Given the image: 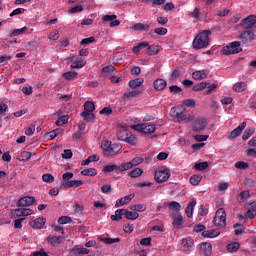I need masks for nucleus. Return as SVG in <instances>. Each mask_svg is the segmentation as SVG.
Instances as JSON below:
<instances>
[{"label": "nucleus", "instance_id": "e433bc0d", "mask_svg": "<svg viewBox=\"0 0 256 256\" xmlns=\"http://www.w3.org/2000/svg\"><path fill=\"white\" fill-rule=\"evenodd\" d=\"M100 241H102V243H106V245H113V243H119V241H121V239L100 237Z\"/></svg>", "mask_w": 256, "mask_h": 256}, {"label": "nucleus", "instance_id": "6ab92c4d", "mask_svg": "<svg viewBox=\"0 0 256 256\" xmlns=\"http://www.w3.org/2000/svg\"><path fill=\"white\" fill-rule=\"evenodd\" d=\"M72 253L76 256L89 255V249L81 246H75L72 248Z\"/></svg>", "mask_w": 256, "mask_h": 256}, {"label": "nucleus", "instance_id": "79ce46f5", "mask_svg": "<svg viewBox=\"0 0 256 256\" xmlns=\"http://www.w3.org/2000/svg\"><path fill=\"white\" fill-rule=\"evenodd\" d=\"M62 77L66 79V81H71V79H75V77H77V72L68 71L63 73Z\"/></svg>", "mask_w": 256, "mask_h": 256}, {"label": "nucleus", "instance_id": "f8f14e48", "mask_svg": "<svg viewBox=\"0 0 256 256\" xmlns=\"http://www.w3.org/2000/svg\"><path fill=\"white\" fill-rule=\"evenodd\" d=\"M240 39L243 43H251L255 39V33L251 30H245L240 34Z\"/></svg>", "mask_w": 256, "mask_h": 256}, {"label": "nucleus", "instance_id": "473e14b6", "mask_svg": "<svg viewBox=\"0 0 256 256\" xmlns=\"http://www.w3.org/2000/svg\"><path fill=\"white\" fill-rule=\"evenodd\" d=\"M27 32V27H23L20 29H15L10 31V37H17L19 35H24Z\"/></svg>", "mask_w": 256, "mask_h": 256}, {"label": "nucleus", "instance_id": "2f4dec72", "mask_svg": "<svg viewBox=\"0 0 256 256\" xmlns=\"http://www.w3.org/2000/svg\"><path fill=\"white\" fill-rule=\"evenodd\" d=\"M81 117H83L84 121H87L88 123L95 121V114H93V112H82Z\"/></svg>", "mask_w": 256, "mask_h": 256}, {"label": "nucleus", "instance_id": "4be33fe9", "mask_svg": "<svg viewBox=\"0 0 256 256\" xmlns=\"http://www.w3.org/2000/svg\"><path fill=\"white\" fill-rule=\"evenodd\" d=\"M47 241H48V243H50V245H53V247H57V245H60L61 241H63V237H61V236H48Z\"/></svg>", "mask_w": 256, "mask_h": 256}, {"label": "nucleus", "instance_id": "37998d69", "mask_svg": "<svg viewBox=\"0 0 256 256\" xmlns=\"http://www.w3.org/2000/svg\"><path fill=\"white\" fill-rule=\"evenodd\" d=\"M128 136L129 132H127L126 130H119L117 132V138L119 139V141H126Z\"/></svg>", "mask_w": 256, "mask_h": 256}, {"label": "nucleus", "instance_id": "680f3d73", "mask_svg": "<svg viewBox=\"0 0 256 256\" xmlns=\"http://www.w3.org/2000/svg\"><path fill=\"white\" fill-rule=\"evenodd\" d=\"M143 161L145 160L142 157H135L130 161V163L132 164V167H137V165H141Z\"/></svg>", "mask_w": 256, "mask_h": 256}, {"label": "nucleus", "instance_id": "58836bf2", "mask_svg": "<svg viewBox=\"0 0 256 256\" xmlns=\"http://www.w3.org/2000/svg\"><path fill=\"white\" fill-rule=\"evenodd\" d=\"M129 169H133L131 161L122 163L118 166V171H129Z\"/></svg>", "mask_w": 256, "mask_h": 256}, {"label": "nucleus", "instance_id": "6e6552de", "mask_svg": "<svg viewBox=\"0 0 256 256\" xmlns=\"http://www.w3.org/2000/svg\"><path fill=\"white\" fill-rule=\"evenodd\" d=\"M207 127V119L203 117L197 118L193 123H192V131L194 133H201Z\"/></svg>", "mask_w": 256, "mask_h": 256}, {"label": "nucleus", "instance_id": "9b49d317", "mask_svg": "<svg viewBox=\"0 0 256 256\" xmlns=\"http://www.w3.org/2000/svg\"><path fill=\"white\" fill-rule=\"evenodd\" d=\"M247 127V122H243L240 124L237 128L231 131L230 135L228 136V139L230 141H233V139H237L241 133H243V130Z\"/></svg>", "mask_w": 256, "mask_h": 256}, {"label": "nucleus", "instance_id": "603ef678", "mask_svg": "<svg viewBox=\"0 0 256 256\" xmlns=\"http://www.w3.org/2000/svg\"><path fill=\"white\" fill-rule=\"evenodd\" d=\"M86 64L87 62L83 60L76 61L70 66V69H81V67H85Z\"/></svg>", "mask_w": 256, "mask_h": 256}, {"label": "nucleus", "instance_id": "7c9ffc66", "mask_svg": "<svg viewBox=\"0 0 256 256\" xmlns=\"http://www.w3.org/2000/svg\"><path fill=\"white\" fill-rule=\"evenodd\" d=\"M113 171H119V166L111 164L104 166L102 169L103 173H113Z\"/></svg>", "mask_w": 256, "mask_h": 256}, {"label": "nucleus", "instance_id": "20e7f679", "mask_svg": "<svg viewBox=\"0 0 256 256\" xmlns=\"http://www.w3.org/2000/svg\"><path fill=\"white\" fill-rule=\"evenodd\" d=\"M241 51H243V48H241V42L234 41L224 46L221 53L222 55H237V53H241Z\"/></svg>", "mask_w": 256, "mask_h": 256}, {"label": "nucleus", "instance_id": "09e8293b", "mask_svg": "<svg viewBox=\"0 0 256 256\" xmlns=\"http://www.w3.org/2000/svg\"><path fill=\"white\" fill-rule=\"evenodd\" d=\"M145 47H149V43L144 41L135 46L132 51L133 53H139V51H141V49H145Z\"/></svg>", "mask_w": 256, "mask_h": 256}, {"label": "nucleus", "instance_id": "de8ad7c7", "mask_svg": "<svg viewBox=\"0 0 256 256\" xmlns=\"http://www.w3.org/2000/svg\"><path fill=\"white\" fill-rule=\"evenodd\" d=\"M146 53L148 55H157L159 53V46H148Z\"/></svg>", "mask_w": 256, "mask_h": 256}, {"label": "nucleus", "instance_id": "774afa93", "mask_svg": "<svg viewBox=\"0 0 256 256\" xmlns=\"http://www.w3.org/2000/svg\"><path fill=\"white\" fill-rule=\"evenodd\" d=\"M256 216V212L253 210H247V212L245 213V219H255Z\"/></svg>", "mask_w": 256, "mask_h": 256}, {"label": "nucleus", "instance_id": "ea45409f", "mask_svg": "<svg viewBox=\"0 0 256 256\" xmlns=\"http://www.w3.org/2000/svg\"><path fill=\"white\" fill-rule=\"evenodd\" d=\"M68 223H73V219L69 216H61L58 218L59 225H67Z\"/></svg>", "mask_w": 256, "mask_h": 256}, {"label": "nucleus", "instance_id": "423d86ee", "mask_svg": "<svg viewBox=\"0 0 256 256\" xmlns=\"http://www.w3.org/2000/svg\"><path fill=\"white\" fill-rule=\"evenodd\" d=\"M213 223L216 227H226L227 225V213L225 209L220 208L216 211Z\"/></svg>", "mask_w": 256, "mask_h": 256}, {"label": "nucleus", "instance_id": "9d476101", "mask_svg": "<svg viewBox=\"0 0 256 256\" xmlns=\"http://www.w3.org/2000/svg\"><path fill=\"white\" fill-rule=\"evenodd\" d=\"M35 201H37L35 199V197L25 196V197L20 198L17 201L16 205H17V207H30V205H33V203H35Z\"/></svg>", "mask_w": 256, "mask_h": 256}, {"label": "nucleus", "instance_id": "5fc2aeb1", "mask_svg": "<svg viewBox=\"0 0 256 256\" xmlns=\"http://www.w3.org/2000/svg\"><path fill=\"white\" fill-rule=\"evenodd\" d=\"M173 225L176 227V229H179L181 225H183V216L178 215L174 220H173Z\"/></svg>", "mask_w": 256, "mask_h": 256}, {"label": "nucleus", "instance_id": "393cba45", "mask_svg": "<svg viewBox=\"0 0 256 256\" xmlns=\"http://www.w3.org/2000/svg\"><path fill=\"white\" fill-rule=\"evenodd\" d=\"M125 218L130 220V221H135V219H139V213L135 212V211H129L127 209H125Z\"/></svg>", "mask_w": 256, "mask_h": 256}, {"label": "nucleus", "instance_id": "f3484780", "mask_svg": "<svg viewBox=\"0 0 256 256\" xmlns=\"http://www.w3.org/2000/svg\"><path fill=\"white\" fill-rule=\"evenodd\" d=\"M153 86L155 91H163V89H165V87H167V81H165V79H156L153 82Z\"/></svg>", "mask_w": 256, "mask_h": 256}, {"label": "nucleus", "instance_id": "f704fd0d", "mask_svg": "<svg viewBox=\"0 0 256 256\" xmlns=\"http://www.w3.org/2000/svg\"><path fill=\"white\" fill-rule=\"evenodd\" d=\"M95 111V104L91 101L84 103V112L93 113Z\"/></svg>", "mask_w": 256, "mask_h": 256}, {"label": "nucleus", "instance_id": "a878e982", "mask_svg": "<svg viewBox=\"0 0 256 256\" xmlns=\"http://www.w3.org/2000/svg\"><path fill=\"white\" fill-rule=\"evenodd\" d=\"M150 27H151V25H149V24L136 23L133 25L132 29L134 31H149Z\"/></svg>", "mask_w": 256, "mask_h": 256}, {"label": "nucleus", "instance_id": "c9c22d12", "mask_svg": "<svg viewBox=\"0 0 256 256\" xmlns=\"http://www.w3.org/2000/svg\"><path fill=\"white\" fill-rule=\"evenodd\" d=\"M138 95H141V91L139 90H133L131 92L124 93L123 99H132V97H138Z\"/></svg>", "mask_w": 256, "mask_h": 256}, {"label": "nucleus", "instance_id": "f257e3e1", "mask_svg": "<svg viewBox=\"0 0 256 256\" xmlns=\"http://www.w3.org/2000/svg\"><path fill=\"white\" fill-rule=\"evenodd\" d=\"M209 35H211V30L200 32L193 40L194 49H205L209 45Z\"/></svg>", "mask_w": 256, "mask_h": 256}, {"label": "nucleus", "instance_id": "c756f323", "mask_svg": "<svg viewBox=\"0 0 256 256\" xmlns=\"http://www.w3.org/2000/svg\"><path fill=\"white\" fill-rule=\"evenodd\" d=\"M245 87H247V85L244 82H237L233 86V91H235V93H242V91H245Z\"/></svg>", "mask_w": 256, "mask_h": 256}, {"label": "nucleus", "instance_id": "0eeeda50", "mask_svg": "<svg viewBox=\"0 0 256 256\" xmlns=\"http://www.w3.org/2000/svg\"><path fill=\"white\" fill-rule=\"evenodd\" d=\"M131 129H134V131H138L139 133H144L145 135H151L152 133H155L156 127L155 124L142 123L132 125Z\"/></svg>", "mask_w": 256, "mask_h": 256}, {"label": "nucleus", "instance_id": "f03ea898", "mask_svg": "<svg viewBox=\"0 0 256 256\" xmlns=\"http://www.w3.org/2000/svg\"><path fill=\"white\" fill-rule=\"evenodd\" d=\"M101 148L104 151L105 155L113 156L119 155V151H121V144L111 143V141H103L101 144Z\"/></svg>", "mask_w": 256, "mask_h": 256}, {"label": "nucleus", "instance_id": "bb28decb", "mask_svg": "<svg viewBox=\"0 0 256 256\" xmlns=\"http://www.w3.org/2000/svg\"><path fill=\"white\" fill-rule=\"evenodd\" d=\"M131 211H135L137 213H143V211H147V205L145 204H135L130 206Z\"/></svg>", "mask_w": 256, "mask_h": 256}, {"label": "nucleus", "instance_id": "338daca9", "mask_svg": "<svg viewBox=\"0 0 256 256\" xmlns=\"http://www.w3.org/2000/svg\"><path fill=\"white\" fill-rule=\"evenodd\" d=\"M48 39H51L52 41H57L59 39V31L58 30H53L50 34Z\"/></svg>", "mask_w": 256, "mask_h": 256}, {"label": "nucleus", "instance_id": "69168bd1", "mask_svg": "<svg viewBox=\"0 0 256 256\" xmlns=\"http://www.w3.org/2000/svg\"><path fill=\"white\" fill-rule=\"evenodd\" d=\"M23 221H25V218H18V219H16V220H14V227L16 228V229H22V227H23Z\"/></svg>", "mask_w": 256, "mask_h": 256}, {"label": "nucleus", "instance_id": "aec40b11", "mask_svg": "<svg viewBox=\"0 0 256 256\" xmlns=\"http://www.w3.org/2000/svg\"><path fill=\"white\" fill-rule=\"evenodd\" d=\"M195 205H197V201L196 200H192L186 207L185 209V213L188 217V219H191V217H193V210L195 209Z\"/></svg>", "mask_w": 256, "mask_h": 256}, {"label": "nucleus", "instance_id": "72a5a7b5", "mask_svg": "<svg viewBox=\"0 0 256 256\" xmlns=\"http://www.w3.org/2000/svg\"><path fill=\"white\" fill-rule=\"evenodd\" d=\"M239 247H241V244L239 242L230 243L227 246L229 253H236V251H239Z\"/></svg>", "mask_w": 256, "mask_h": 256}, {"label": "nucleus", "instance_id": "cd10ccee", "mask_svg": "<svg viewBox=\"0 0 256 256\" xmlns=\"http://www.w3.org/2000/svg\"><path fill=\"white\" fill-rule=\"evenodd\" d=\"M195 241L193 240V238L191 237H187L182 239V247H184V249H191V247L194 245Z\"/></svg>", "mask_w": 256, "mask_h": 256}, {"label": "nucleus", "instance_id": "4d7b16f0", "mask_svg": "<svg viewBox=\"0 0 256 256\" xmlns=\"http://www.w3.org/2000/svg\"><path fill=\"white\" fill-rule=\"evenodd\" d=\"M113 191V188L111 187V184H104L101 186V192L104 193V195H107Z\"/></svg>", "mask_w": 256, "mask_h": 256}, {"label": "nucleus", "instance_id": "052dcab7", "mask_svg": "<svg viewBox=\"0 0 256 256\" xmlns=\"http://www.w3.org/2000/svg\"><path fill=\"white\" fill-rule=\"evenodd\" d=\"M42 180L45 183H53V181H55V177H53L51 174H43Z\"/></svg>", "mask_w": 256, "mask_h": 256}, {"label": "nucleus", "instance_id": "a211bd4d", "mask_svg": "<svg viewBox=\"0 0 256 256\" xmlns=\"http://www.w3.org/2000/svg\"><path fill=\"white\" fill-rule=\"evenodd\" d=\"M219 235H221V231L219 229L205 230L202 232L203 237H208L210 239L219 237Z\"/></svg>", "mask_w": 256, "mask_h": 256}, {"label": "nucleus", "instance_id": "a18cd8bd", "mask_svg": "<svg viewBox=\"0 0 256 256\" xmlns=\"http://www.w3.org/2000/svg\"><path fill=\"white\" fill-rule=\"evenodd\" d=\"M129 175L135 179L137 177H141L143 175V170L141 168H135L134 170L129 172Z\"/></svg>", "mask_w": 256, "mask_h": 256}, {"label": "nucleus", "instance_id": "e2e57ef3", "mask_svg": "<svg viewBox=\"0 0 256 256\" xmlns=\"http://www.w3.org/2000/svg\"><path fill=\"white\" fill-rule=\"evenodd\" d=\"M234 233L235 235H242L243 234V226L240 223L234 224Z\"/></svg>", "mask_w": 256, "mask_h": 256}, {"label": "nucleus", "instance_id": "5701e85b", "mask_svg": "<svg viewBox=\"0 0 256 256\" xmlns=\"http://www.w3.org/2000/svg\"><path fill=\"white\" fill-rule=\"evenodd\" d=\"M33 229H41L45 225V218H38L30 222Z\"/></svg>", "mask_w": 256, "mask_h": 256}, {"label": "nucleus", "instance_id": "b1692460", "mask_svg": "<svg viewBox=\"0 0 256 256\" xmlns=\"http://www.w3.org/2000/svg\"><path fill=\"white\" fill-rule=\"evenodd\" d=\"M123 215H125V209H118L115 211L114 215H111L110 219L112 221H121V219H123Z\"/></svg>", "mask_w": 256, "mask_h": 256}, {"label": "nucleus", "instance_id": "dca6fc26", "mask_svg": "<svg viewBox=\"0 0 256 256\" xmlns=\"http://www.w3.org/2000/svg\"><path fill=\"white\" fill-rule=\"evenodd\" d=\"M209 72L207 70H198L192 73V79L201 81V79H207Z\"/></svg>", "mask_w": 256, "mask_h": 256}, {"label": "nucleus", "instance_id": "4468645a", "mask_svg": "<svg viewBox=\"0 0 256 256\" xmlns=\"http://www.w3.org/2000/svg\"><path fill=\"white\" fill-rule=\"evenodd\" d=\"M133 197H135V195L130 194L128 196L118 199L116 201L115 207L119 208V207H123V205H127L129 202H131L133 200Z\"/></svg>", "mask_w": 256, "mask_h": 256}, {"label": "nucleus", "instance_id": "412c9836", "mask_svg": "<svg viewBox=\"0 0 256 256\" xmlns=\"http://www.w3.org/2000/svg\"><path fill=\"white\" fill-rule=\"evenodd\" d=\"M145 83L143 78H136L129 81V88L130 89H137V87H141V85Z\"/></svg>", "mask_w": 256, "mask_h": 256}, {"label": "nucleus", "instance_id": "3c124183", "mask_svg": "<svg viewBox=\"0 0 256 256\" xmlns=\"http://www.w3.org/2000/svg\"><path fill=\"white\" fill-rule=\"evenodd\" d=\"M169 209H171V211H181V204H179V202L176 201H172L168 204Z\"/></svg>", "mask_w": 256, "mask_h": 256}, {"label": "nucleus", "instance_id": "39448f33", "mask_svg": "<svg viewBox=\"0 0 256 256\" xmlns=\"http://www.w3.org/2000/svg\"><path fill=\"white\" fill-rule=\"evenodd\" d=\"M169 177H171V170L165 167L156 170L154 174L156 183H165V181H169Z\"/></svg>", "mask_w": 256, "mask_h": 256}, {"label": "nucleus", "instance_id": "c03bdc74", "mask_svg": "<svg viewBox=\"0 0 256 256\" xmlns=\"http://www.w3.org/2000/svg\"><path fill=\"white\" fill-rule=\"evenodd\" d=\"M253 133H255V128H247L242 135L243 141H247V139H249Z\"/></svg>", "mask_w": 256, "mask_h": 256}, {"label": "nucleus", "instance_id": "ddd939ff", "mask_svg": "<svg viewBox=\"0 0 256 256\" xmlns=\"http://www.w3.org/2000/svg\"><path fill=\"white\" fill-rule=\"evenodd\" d=\"M81 185H83L82 180H70V181L62 182L60 188L69 187V188L77 189V187H81Z\"/></svg>", "mask_w": 256, "mask_h": 256}, {"label": "nucleus", "instance_id": "6e6d98bb", "mask_svg": "<svg viewBox=\"0 0 256 256\" xmlns=\"http://www.w3.org/2000/svg\"><path fill=\"white\" fill-rule=\"evenodd\" d=\"M236 169H242L245 171V169H249V163L243 162V161H238L235 163Z\"/></svg>", "mask_w": 256, "mask_h": 256}, {"label": "nucleus", "instance_id": "13d9d810", "mask_svg": "<svg viewBox=\"0 0 256 256\" xmlns=\"http://www.w3.org/2000/svg\"><path fill=\"white\" fill-rule=\"evenodd\" d=\"M250 196L249 191H242L239 194L238 201L243 203V201H245V199H249Z\"/></svg>", "mask_w": 256, "mask_h": 256}, {"label": "nucleus", "instance_id": "a19ab883", "mask_svg": "<svg viewBox=\"0 0 256 256\" xmlns=\"http://www.w3.org/2000/svg\"><path fill=\"white\" fill-rule=\"evenodd\" d=\"M209 167V162H200L194 165L196 171H205Z\"/></svg>", "mask_w": 256, "mask_h": 256}, {"label": "nucleus", "instance_id": "c85d7f7f", "mask_svg": "<svg viewBox=\"0 0 256 256\" xmlns=\"http://www.w3.org/2000/svg\"><path fill=\"white\" fill-rule=\"evenodd\" d=\"M81 175L85 177H95L97 175V169L95 168H88L81 171Z\"/></svg>", "mask_w": 256, "mask_h": 256}, {"label": "nucleus", "instance_id": "4c0bfd02", "mask_svg": "<svg viewBox=\"0 0 256 256\" xmlns=\"http://www.w3.org/2000/svg\"><path fill=\"white\" fill-rule=\"evenodd\" d=\"M203 179L202 175H193L190 177V183L191 185L197 186L199 183H201V180Z\"/></svg>", "mask_w": 256, "mask_h": 256}, {"label": "nucleus", "instance_id": "0e129e2a", "mask_svg": "<svg viewBox=\"0 0 256 256\" xmlns=\"http://www.w3.org/2000/svg\"><path fill=\"white\" fill-rule=\"evenodd\" d=\"M95 43V37L91 36L89 38H84L81 40L80 45H89Z\"/></svg>", "mask_w": 256, "mask_h": 256}, {"label": "nucleus", "instance_id": "bf43d9fd", "mask_svg": "<svg viewBox=\"0 0 256 256\" xmlns=\"http://www.w3.org/2000/svg\"><path fill=\"white\" fill-rule=\"evenodd\" d=\"M169 89H170V93H173L174 95L177 93L178 94L183 93V89L177 85H172L169 87Z\"/></svg>", "mask_w": 256, "mask_h": 256}, {"label": "nucleus", "instance_id": "1a4fd4ad", "mask_svg": "<svg viewBox=\"0 0 256 256\" xmlns=\"http://www.w3.org/2000/svg\"><path fill=\"white\" fill-rule=\"evenodd\" d=\"M255 23H256V15H249L245 19L241 20L240 25L241 27H243V29H253V27H255Z\"/></svg>", "mask_w": 256, "mask_h": 256}, {"label": "nucleus", "instance_id": "49530a36", "mask_svg": "<svg viewBox=\"0 0 256 256\" xmlns=\"http://www.w3.org/2000/svg\"><path fill=\"white\" fill-rule=\"evenodd\" d=\"M69 121V116L64 115L58 118V120L56 121V125L57 127H61L63 125H65L66 123H68Z\"/></svg>", "mask_w": 256, "mask_h": 256}, {"label": "nucleus", "instance_id": "864d4df0", "mask_svg": "<svg viewBox=\"0 0 256 256\" xmlns=\"http://www.w3.org/2000/svg\"><path fill=\"white\" fill-rule=\"evenodd\" d=\"M125 142L129 143V145H136L137 144V137H135V135L129 133Z\"/></svg>", "mask_w": 256, "mask_h": 256}, {"label": "nucleus", "instance_id": "7ed1b4c3", "mask_svg": "<svg viewBox=\"0 0 256 256\" xmlns=\"http://www.w3.org/2000/svg\"><path fill=\"white\" fill-rule=\"evenodd\" d=\"M177 109L173 107L171 109V115H174L177 119L178 123H189V121H193L195 116L193 114H188L187 109H183L181 112H176Z\"/></svg>", "mask_w": 256, "mask_h": 256}, {"label": "nucleus", "instance_id": "8fccbe9b", "mask_svg": "<svg viewBox=\"0 0 256 256\" xmlns=\"http://www.w3.org/2000/svg\"><path fill=\"white\" fill-rule=\"evenodd\" d=\"M19 161H29L31 159V152L23 151L19 156Z\"/></svg>", "mask_w": 256, "mask_h": 256}, {"label": "nucleus", "instance_id": "2eb2a0df", "mask_svg": "<svg viewBox=\"0 0 256 256\" xmlns=\"http://www.w3.org/2000/svg\"><path fill=\"white\" fill-rule=\"evenodd\" d=\"M213 250V246H211V243H202L200 246V253L204 256H211Z\"/></svg>", "mask_w": 256, "mask_h": 256}]
</instances>
